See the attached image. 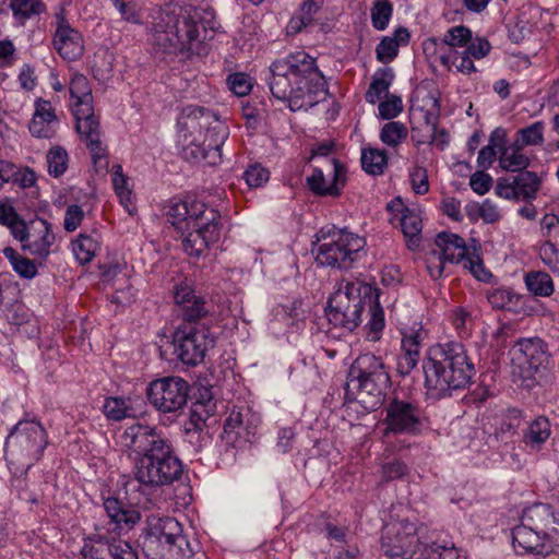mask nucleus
Masks as SVG:
<instances>
[{
    "label": "nucleus",
    "instance_id": "nucleus-1",
    "mask_svg": "<svg viewBox=\"0 0 559 559\" xmlns=\"http://www.w3.org/2000/svg\"><path fill=\"white\" fill-rule=\"evenodd\" d=\"M122 443L138 453L135 478L141 485L157 488L178 480L183 472L181 461L160 430L134 424L123 431Z\"/></svg>",
    "mask_w": 559,
    "mask_h": 559
},
{
    "label": "nucleus",
    "instance_id": "nucleus-2",
    "mask_svg": "<svg viewBox=\"0 0 559 559\" xmlns=\"http://www.w3.org/2000/svg\"><path fill=\"white\" fill-rule=\"evenodd\" d=\"M150 19L151 44L162 52H190L206 38L201 11L194 7L168 3L153 10Z\"/></svg>",
    "mask_w": 559,
    "mask_h": 559
},
{
    "label": "nucleus",
    "instance_id": "nucleus-3",
    "mask_svg": "<svg viewBox=\"0 0 559 559\" xmlns=\"http://www.w3.org/2000/svg\"><path fill=\"white\" fill-rule=\"evenodd\" d=\"M228 135L225 122L204 107L187 106L178 119L181 155L190 163L217 164L222 156L221 147Z\"/></svg>",
    "mask_w": 559,
    "mask_h": 559
},
{
    "label": "nucleus",
    "instance_id": "nucleus-4",
    "mask_svg": "<svg viewBox=\"0 0 559 559\" xmlns=\"http://www.w3.org/2000/svg\"><path fill=\"white\" fill-rule=\"evenodd\" d=\"M423 370L427 394L435 400L449 396L454 390L465 389L475 374L474 365L459 342L430 347Z\"/></svg>",
    "mask_w": 559,
    "mask_h": 559
},
{
    "label": "nucleus",
    "instance_id": "nucleus-5",
    "mask_svg": "<svg viewBox=\"0 0 559 559\" xmlns=\"http://www.w3.org/2000/svg\"><path fill=\"white\" fill-rule=\"evenodd\" d=\"M167 221L181 234L183 250L199 258L221 237V213L204 202L188 198L171 201Z\"/></svg>",
    "mask_w": 559,
    "mask_h": 559
},
{
    "label": "nucleus",
    "instance_id": "nucleus-6",
    "mask_svg": "<svg viewBox=\"0 0 559 559\" xmlns=\"http://www.w3.org/2000/svg\"><path fill=\"white\" fill-rule=\"evenodd\" d=\"M513 547L523 554L546 557L559 547V516L549 504L526 508L521 523L512 530Z\"/></svg>",
    "mask_w": 559,
    "mask_h": 559
},
{
    "label": "nucleus",
    "instance_id": "nucleus-7",
    "mask_svg": "<svg viewBox=\"0 0 559 559\" xmlns=\"http://www.w3.org/2000/svg\"><path fill=\"white\" fill-rule=\"evenodd\" d=\"M391 378L381 357L373 354L358 356L348 372L346 393H353L365 409L374 411L383 402Z\"/></svg>",
    "mask_w": 559,
    "mask_h": 559
},
{
    "label": "nucleus",
    "instance_id": "nucleus-8",
    "mask_svg": "<svg viewBox=\"0 0 559 559\" xmlns=\"http://www.w3.org/2000/svg\"><path fill=\"white\" fill-rule=\"evenodd\" d=\"M69 90L71 97L75 99L76 131L91 151L96 170L107 169L106 148L100 140L99 121L94 115L92 90L87 78L80 73L73 74Z\"/></svg>",
    "mask_w": 559,
    "mask_h": 559
},
{
    "label": "nucleus",
    "instance_id": "nucleus-9",
    "mask_svg": "<svg viewBox=\"0 0 559 559\" xmlns=\"http://www.w3.org/2000/svg\"><path fill=\"white\" fill-rule=\"evenodd\" d=\"M374 292L376 288L371 285L359 281H340L325 309L329 323L334 328L353 332L361 323L367 297Z\"/></svg>",
    "mask_w": 559,
    "mask_h": 559
},
{
    "label": "nucleus",
    "instance_id": "nucleus-10",
    "mask_svg": "<svg viewBox=\"0 0 559 559\" xmlns=\"http://www.w3.org/2000/svg\"><path fill=\"white\" fill-rule=\"evenodd\" d=\"M47 444L48 433L39 421L21 420L7 438L5 452L28 469L41 459Z\"/></svg>",
    "mask_w": 559,
    "mask_h": 559
},
{
    "label": "nucleus",
    "instance_id": "nucleus-11",
    "mask_svg": "<svg viewBox=\"0 0 559 559\" xmlns=\"http://www.w3.org/2000/svg\"><path fill=\"white\" fill-rule=\"evenodd\" d=\"M364 247L362 238L347 230H336L318 246L316 260L321 265L347 269Z\"/></svg>",
    "mask_w": 559,
    "mask_h": 559
},
{
    "label": "nucleus",
    "instance_id": "nucleus-12",
    "mask_svg": "<svg viewBox=\"0 0 559 559\" xmlns=\"http://www.w3.org/2000/svg\"><path fill=\"white\" fill-rule=\"evenodd\" d=\"M214 345L215 338L205 324H180L174 333L175 354L188 366L203 362L207 350Z\"/></svg>",
    "mask_w": 559,
    "mask_h": 559
},
{
    "label": "nucleus",
    "instance_id": "nucleus-13",
    "mask_svg": "<svg viewBox=\"0 0 559 559\" xmlns=\"http://www.w3.org/2000/svg\"><path fill=\"white\" fill-rule=\"evenodd\" d=\"M189 392L190 384L176 376L155 379L146 388L150 404L164 414L181 411L188 402Z\"/></svg>",
    "mask_w": 559,
    "mask_h": 559
},
{
    "label": "nucleus",
    "instance_id": "nucleus-14",
    "mask_svg": "<svg viewBox=\"0 0 559 559\" xmlns=\"http://www.w3.org/2000/svg\"><path fill=\"white\" fill-rule=\"evenodd\" d=\"M425 413L418 403L392 399L385 407V435L399 433L416 436L421 432Z\"/></svg>",
    "mask_w": 559,
    "mask_h": 559
},
{
    "label": "nucleus",
    "instance_id": "nucleus-15",
    "mask_svg": "<svg viewBox=\"0 0 559 559\" xmlns=\"http://www.w3.org/2000/svg\"><path fill=\"white\" fill-rule=\"evenodd\" d=\"M511 361L524 380L545 370L549 362L547 344L539 337L520 338L510 349Z\"/></svg>",
    "mask_w": 559,
    "mask_h": 559
},
{
    "label": "nucleus",
    "instance_id": "nucleus-16",
    "mask_svg": "<svg viewBox=\"0 0 559 559\" xmlns=\"http://www.w3.org/2000/svg\"><path fill=\"white\" fill-rule=\"evenodd\" d=\"M416 525L407 519L388 522L382 530L381 550L390 559H409L417 543Z\"/></svg>",
    "mask_w": 559,
    "mask_h": 559
},
{
    "label": "nucleus",
    "instance_id": "nucleus-17",
    "mask_svg": "<svg viewBox=\"0 0 559 559\" xmlns=\"http://www.w3.org/2000/svg\"><path fill=\"white\" fill-rule=\"evenodd\" d=\"M267 83L272 95L280 100L288 102L293 111L312 106L314 103V97L308 96V92L302 86H300L301 91L299 93L296 91L297 84H295V80L281 60L271 64Z\"/></svg>",
    "mask_w": 559,
    "mask_h": 559
},
{
    "label": "nucleus",
    "instance_id": "nucleus-18",
    "mask_svg": "<svg viewBox=\"0 0 559 559\" xmlns=\"http://www.w3.org/2000/svg\"><path fill=\"white\" fill-rule=\"evenodd\" d=\"M142 538V550H147L153 558L158 559L162 557L158 556L162 542H178L181 545L183 542H188L182 533L181 524L175 518L156 514L147 516Z\"/></svg>",
    "mask_w": 559,
    "mask_h": 559
},
{
    "label": "nucleus",
    "instance_id": "nucleus-19",
    "mask_svg": "<svg viewBox=\"0 0 559 559\" xmlns=\"http://www.w3.org/2000/svg\"><path fill=\"white\" fill-rule=\"evenodd\" d=\"M435 243L440 250L439 257L451 263H463V266L479 278V272L484 270L479 254L476 253L478 242L473 239L474 251L469 252L465 241L456 234L441 231L437 235Z\"/></svg>",
    "mask_w": 559,
    "mask_h": 559
},
{
    "label": "nucleus",
    "instance_id": "nucleus-20",
    "mask_svg": "<svg viewBox=\"0 0 559 559\" xmlns=\"http://www.w3.org/2000/svg\"><path fill=\"white\" fill-rule=\"evenodd\" d=\"M109 530L96 528L82 549L84 559H138V554L126 540L108 535Z\"/></svg>",
    "mask_w": 559,
    "mask_h": 559
},
{
    "label": "nucleus",
    "instance_id": "nucleus-21",
    "mask_svg": "<svg viewBox=\"0 0 559 559\" xmlns=\"http://www.w3.org/2000/svg\"><path fill=\"white\" fill-rule=\"evenodd\" d=\"M281 61L295 80L298 93L301 91L300 86L308 92V96H314L318 91L323 90V74L317 67L316 59L306 51H296L281 59Z\"/></svg>",
    "mask_w": 559,
    "mask_h": 559
},
{
    "label": "nucleus",
    "instance_id": "nucleus-22",
    "mask_svg": "<svg viewBox=\"0 0 559 559\" xmlns=\"http://www.w3.org/2000/svg\"><path fill=\"white\" fill-rule=\"evenodd\" d=\"M309 189L317 195L337 197L345 185V167L336 158H328L324 166L313 168L307 178Z\"/></svg>",
    "mask_w": 559,
    "mask_h": 559
},
{
    "label": "nucleus",
    "instance_id": "nucleus-23",
    "mask_svg": "<svg viewBox=\"0 0 559 559\" xmlns=\"http://www.w3.org/2000/svg\"><path fill=\"white\" fill-rule=\"evenodd\" d=\"M174 298L178 307V313L182 318V324L200 325L199 321L210 314L211 305L187 284L176 286Z\"/></svg>",
    "mask_w": 559,
    "mask_h": 559
},
{
    "label": "nucleus",
    "instance_id": "nucleus-24",
    "mask_svg": "<svg viewBox=\"0 0 559 559\" xmlns=\"http://www.w3.org/2000/svg\"><path fill=\"white\" fill-rule=\"evenodd\" d=\"M53 48L68 61L80 59L84 52V40L79 31L73 28L62 13L56 15Z\"/></svg>",
    "mask_w": 559,
    "mask_h": 559
},
{
    "label": "nucleus",
    "instance_id": "nucleus-25",
    "mask_svg": "<svg viewBox=\"0 0 559 559\" xmlns=\"http://www.w3.org/2000/svg\"><path fill=\"white\" fill-rule=\"evenodd\" d=\"M258 431V419L249 408L233 411L224 424L227 442L241 447L252 443Z\"/></svg>",
    "mask_w": 559,
    "mask_h": 559
},
{
    "label": "nucleus",
    "instance_id": "nucleus-26",
    "mask_svg": "<svg viewBox=\"0 0 559 559\" xmlns=\"http://www.w3.org/2000/svg\"><path fill=\"white\" fill-rule=\"evenodd\" d=\"M104 508L109 521L106 525L96 528L109 530L108 535L118 537L122 531H130L141 520V514L136 509L123 504L116 498H107L104 501Z\"/></svg>",
    "mask_w": 559,
    "mask_h": 559
},
{
    "label": "nucleus",
    "instance_id": "nucleus-27",
    "mask_svg": "<svg viewBox=\"0 0 559 559\" xmlns=\"http://www.w3.org/2000/svg\"><path fill=\"white\" fill-rule=\"evenodd\" d=\"M59 126V120L50 102L38 98L35 102V112L28 126L33 136L51 139Z\"/></svg>",
    "mask_w": 559,
    "mask_h": 559
},
{
    "label": "nucleus",
    "instance_id": "nucleus-28",
    "mask_svg": "<svg viewBox=\"0 0 559 559\" xmlns=\"http://www.w3.org/2000/svg\"><path fill=\"white\" fill-rule=\"evenodd\" d=\"M423 332L420 330H409L403 333L401 344V355L397 359L396 370L400 376H408L417 366L420 358V348Z\"/></svg>",
    "mask_w": 559,
    "mask_h": 559
},
{
    "label": "nucleus",
    "instance_id": "nucleus-29",
    "mask_svg": "<svg viewBox=\"0 0 559 559\" xmlns=\"http://www.w3.org/2000/svg\"><path fill=\"white\" fill-rule=\"evenodd\" d=\"M55 241V235L50 230V225L45 219H37L31 223L28 239L22 246L23 250L31 254L45 258L50 253V247Z\"/></svg>",
    "mask_w": 559,
    "mask_h": 559
},
{
    "label": "nucleus",
    "instance_id": "nucleus-30",
    "mask_svg": "<svg viewBox=\"0 0 559 559\" xmlns=\"http://www.w3.org/2000/svg\"><path fill=\"white\" fill-rule=\"evenodd\" d=\"M215 408L216 404L211 396L194 402L190 408L189 419L185 424L186 433L201 431L206 420L215 413Z\"/></svg>",
    "mask_w": 559,
    "mask_h": 559
},
{
    "label": "nucleus",
    "instance_id": "nucleus-31",
    "mask_svg": "<svg viewBox=\"0 0 559 559\" xmlns=\"http://www.w3.org/2000/svg\"><path fill=\"white\" fill-rule=\"evenodd\" d=\"M366 307L369 309L370 319L367 322V340L377 342L384 328V312L378 300V289L367 297Z\"/></svg>",
    "mask_w": 559,
    "mask_h": 559
},
{
    "label": "nucleus",
    "instance_id": "nucleus-32",
    "mask_svg": "<svg viewBox=\"0 0 559 559\" xmlns=\"http://www.w3.org/2000/svg\"><path fill=\"white\" fill-rule=\"evenodd\" d=\"M518 200L531 202L536 199L542 180L534 171H522L513 177Z\"/></svg>",
    "mask_w": 559,
    "mask_h": 559
},
{
    "label": "nucleus",
    "instance_id": "nucleus-33",
    "mask_svg": "<svg viewBox=\"0 0 559 559\" xmlns=\"http://www.w3.org/2000/svg\"><path fill=\"white\" fill-rule=\"evenodd\" d=\"M550 436V423L544 417L535 418L528 427L524 430L523 442L532 448L538 450L543 443Z\"/></svg>",
    "mask_w": 559,
    "mask_h": 559
},
{
    "label": "nucleus",
    "instance_id": "nucleus-34",
    "mask_svg": "<svg viewBox=\"0 0 559 559\" xmlns=\"http://www.w3.org/2000/svg\"><path fill=\"white\" fill-rule=\"evenodd\" d=\"M361 166L369 175H382L388 166L385 151L379 148H364L361 152Z\"/></svg>",
    "mask_w": 559,
    "mask_h": 559
},
{
    "label": "nucleus",
    "instance_id": "nucleus-35",
    "mask_svg": "<svg viewBox=\"0 0 559 559\" xmlns=\"http://www.w3.org/2000/svg\"><path fill=\"white\" fill-rule=\"evenodd\" d=\"M522 424V413L516 408L509 409L495 432L498 441L508 443L518 432Z\"/></svg>",
    "mask_w": 559,
    "mask_h": 559
},
{
    "label": "nucleus",
    "instance_id": "nucleus-36",
    "mask_svg": "<svg viewBox=\"0 0 559 559\" xmlns=\"http://www.w3.org/2000/svg\"><path fill=\"white\" fill-rule=\"evenodd\" d=\"M159 559H190L193 555V550L189 542H183V545L178 542L164 540L160 543ZM146 559H158L153 558L147 550H143Z\"/></svg>",
    "mask_w": 559,
    "mask_h": 559
},
{
    "label": "nucleus",
    "instance_id": "nucleus-37",
    "mask_svg": "<svg viewBox=\"0 0 559 559\" xmlns=\"http://www.w3.org/2000/svg\"><path fill=\"white\" fill-rule=\"evenodd\" d=\"M527 289L535 296L548 297L554 293V282L546 272H530L525 276Z\"/></svg>",
    "mask_w": 559,
    "mask_h": 559
},
{
    "label": "nucleus",
    "instance_id": "nucleus-38",
    "mask_svg": "<svg viewBox=\"0 0 559 559\" xmlns=\"http://www.w3.org/2000/svg\"><path fill=\"white\" fill-rule=\"evenodd\" d=\"M3 254L10 261L12 269L19 274V276L26 280H32L36 276L37 266L34 261L22 257L11 247L4 248Z\"/></svg>",
    "mask_w": 559,
    "mask_h": 559
},
{
    "label": "nucleus",
    "instance_id": "nucleus-39",
    "mask_svg": "<svg viewBox=\"0 0 559 559\" xmlns=\"http://www.w3.org/2000/svg\"><path fill=\"white\" fill-rule=\"evenodd\" d=\"M10 8L15 19L21 24H24L26 20L39 15L46 10V5L40 0H11Z\"/></svg>",
    "mask_w": 559,
    "mask_h": 559
},
{
    "label": "nucleus",
    "instance_id": "nucleus-40",
    "mask_svg": "<svg viewBox=\"0 0 559 559\" xmlns=\"http://www.w3.org/2000/svg\"><path fill=\"white\" fill-rule=\"evenodd\" d=\"M400 223L404 236L407 237L413 245L418 246L423 227L419 214L408 207H403Z\"/></svg>",
    "mask_w": 559,
    "mask_h": 559
},
{
    "label": "nucleus",
    "instance_id": "nucleus-41",
    "mask_svg": "<svg viewBox=\"0 0 559 559\" xmlns=\"http://www.w3.org/2000/svg\"><path fill=\"white\" fill-rule=\"evenodd\" d=\"M499 166L506 170L511 173H522L526 171V168L531 164V159L524 153H518L514 150H503L499 154Z\"/></svg>",
    "mask_w": 559,
    "mask_h": 559
},
{
    "label": "nucleus",
    "instance_id": "nucleus-42",
    "mask_svg": "<svg viewBox=\"0 0 559 559\" xmlns=\"http://www.w3.org/2000/svg\"><path fill=\"white\" fill-rule=\"evenodd\" d=\"M98 249L99 242L90 235L81 234L73 241V252L81 264L91 262Z\"/></svg>",
    "mask_w": 559,
    "mask_h": 559
},
{
    "label": "nucleus",
    "instance_id": "nucleus-43",
    "mask_svg": "<svg viewBox=\"0 0 559 559\" xmlns=\"http://www.w3.org/2000/svg\"><path fill=\"white\" fill-rule=\"evenodd\" d=\"M105 416L115 421H120L133 416V408L121 397H107L103 405Z\"/></svg>",
    "mask_w": 559,
    "mask_h": 559
},
{
    "label": "nucleus",
    "instance_id": "nucleus-44",
    "mask_svg": "<svg viewBox=\"0 0 559 559\" xmlns=\"http://www.w3.org/2000/svg\"><path fill=\"white\" fill-rule=\"evenodd\" d=\"M393 13L390 0H376L371 8L372 26L378 31L386 28Z\"/></svg>",
    "mask_w": 559,
    "mask_h": 559
},
{
    "label": "nucleus",
    "instance_id": "nucleus-45",
    "mask_svg": "<svg viewBox=\"0 0 559 559\" xmlns=\"http://www.w3.org/2000/svg\"><path fill=\"white\" fill-rule=\"evenodd\" d=\"M392 80L393 73L390 71L384 72L383 78H373L366 92V100L370 104H376L383 96H388Z\"/></svg>",
    "mask_w": 559,
    "mask_h": 559
},
{
    "label": "nucleus",
    "instance_id": "nucleus-46",
    "mask_svg": "<svg viewBox=\"0 0 559 559\" xmlns=\"http://www.w3.org/2000/svg\"><path fill=\"white\" fill-rule=\"evenodd\" d=\"M407 136V128L399 121H391L383 126L380 133L381 141L389 146H396Z\"/></svg>",
    "mask_w": 559,
    "mask_h": 559
},
{
    "label": "nucleus",
    "instance_id": "nucleus-47",
    "mask_svg": "<svg viewBox=\"0 0 559 559\" xmlns=\"http://www.w3.org/2000/svg\"><path fill=\"white\" fill-rule=\"evenodd\" d=\"M48 173L56 178L63 175L68 168V153L60 146L52 147L47 153Z\"/></svg>",
    "mask_w": 559,
    "mask_h": 559
},
{
    "label": "nucleus",
    "instance_id": "nucleus-48",
    "mask_svg": "<svg viewBox=\"0 0 559 559\" xmlns=\"http://www.w3.org/2000/svg\"><path fill=\"white\" fill-rule=\"evenodd\" d=\"M472 40V31L464 25L449 28L442 38V43L450 47H466Z\"/></svg>",
    "mask_w": 559,
    "mask_h": 559
},
{
    "label": "nucleus",
    "instance_id": "nucleus-49",
    "mask_svg": "<svg viewBox=\"0 0 559 559\" xmlns=\"http://www.w3.org/2000/svg\"><path fill=\"white\" fill-rule=\"evenodd\" d=\"M519 298V295L508 288H497L488 294V301L496 309H510Z\"/></svg>",
    "mask_w": 559,
    "mask_h": 559
},
{
    "label": "nucleus",
    "instance_id": "nucleus-50",
    "mask_svg": "<svg viewBox=\"0 0 559 559\" xmlns=\"http://www.w3.org/2000/svg\"><path fill=\"white\" fill-rule=\"evenodd\" d=\"M518 135L521 138V144H542L544 142V123L536 121L526 128L520 129Z\"/></svg>",
    "mask_w": 559,
    "mask_h": 559
},
{
    "label": "nucleus",
    "instance_id": "nucleus-51",
    "mask_svg": "<svg viewBox=\"0 0 559 559\" xmlns=\"http://www.w3.org/2000/svg\"><path fill=\"white\" fill-rule=\"evenodd\" d=\"M378 109L383 119H393L403 110L402 98L396 95H388L386 99L379 104Z\"/></svg>",
    "mask_w": 559,
    "mask_h": 559
},
{
    "label": "nucleus",
    "instance_id": "nucleus-52",
    "mask_svg": "<svg viewBox=\"0 0 559 559\" xmlns=\"http://www.w3.org/2000/svg\"><path fill=\"white\" fill-rule=\"evenodd\" d=\"M243 179L251 188L261 187L269 180V170L261 165H250L243 173Z\"/></svg>",
    "mask_w": 559,
    "mask_h": 559
},
{
    "label": "nucleus",
    "instance_id": "nucleus-53",
    "mask_svg": "<svg viewBox=\"0 0 559 559\" xmlns=\"http://www.w3.org/2000/svg\"><path fill=\"white\" fill-rule=\"evenodd\" d=\"M399 51V43L391 37H384L376 48L377 59L383 63L392 61Z\"/></svg>",
    "mask_w": 559,
    "mask_h": 559
},
{
    "label": "nucleus",
    "instance_id": "nucleus-54",
    "mask_svg": "<svg viewBox=\"0 0 559 559\" xmlns=\"http://www.w3.org/2000/svg\"><path fill=\"white\" fill-rule=\"evenodd\" d=\"M408 473L407 465L401 460L394 459L382 465V478L385 481L400 479Z\"/></svg>",
    "mask_w": 559,
    "mask_h": 559
},
{
    "label": "nucleus",
    "instance_id": "nucleus-55",
    "mask_svg": "<svg viewBox=\"0 0 559 559\" xmlns=\"http://www.w3.org/2000/svg\"><path fill=\"white\" fill-rule=\"evenodd\" d=\"M230 91L237 96H245L251 91L250 78L243 73L230 74L227 79Z\"/></svg>",
    "mask_w": 559,
    "mask_h": 559
},
{
    "label": "nucleus",
    "instance_id": "nucleus-56",
    "mask_svg": "<svg viewBox=\"0 0 559 559\" xmlns=\"http://www.w3.org/2000/svg\"><path fill=\"white\" fill-rule=\"evenodd\" d=\"M492 182V177L483 170L476 171L469 178V186L478 195L486 194L491 189Z\"/></svg>",
    "mask_w": 559,
    "mask_h": 559
},
{
    "label": "nucleus",
    "instance_id": "nucleus-57",
    "mask_svg": "<svg viewBox=\"0 0 559 559\" xmlns=\"http://www.w3.org/2000/svg\"><path fill=\"white\" fill-rule=\"evenodd\" d=\"M491 50L490 43L483 37L472 39L464 51H466L474 59H483L489 55Z\"/></svg>",
    "mask_w": 559,
    "mask_h": 559
},
{
    "label": "nucleus",
    "instance_id": "nucleus-58",
    "mask_svg": "<svg viewBox=\"0 0 559 559\" xmlns=\"http://www.w3.org/2000/svg\"><path fill=\"white\" fill-rule=\"evenodd\" d=\"M84 212L76 204L69 205L64 215L63 227L67 231H74L82 223Z\"/></svg>",
    "mask_w": 559,
    "mask_h": 559
},
{
    "label": "nucleus",
    "instance_id": "nucleus-59",
    "mask_svg": "<svg viewBox=\"0 0 559 559\" xmlns=\"http://www.w3.org/2000/svg\"><path fill=\"white\" fill-rule=\"evenodd\" d=\"M442 548L443 546L436 543L423 544L418 549H413V557L409 559H441Z\"/></svg>",
    "mask_w": 559,
    "mask_h": 559
},
{
    "label": "nucleus",
    "instance_id": "nucleus-60",
    "mask_svg": "<svg viewBox=\"0 0 559 559\" xmlns=\"http://www.w3.org/2000/svg\"><path fill=\"white\" fill-rule=\"evenodd\" d=\"M412 187L415 193L425 194L429 190L428 176L426 169L416 167L411 173Z\"/></svg>",
    "mask_w": 559,
    "mask_h": 559
},
{
    "label": "nucleus",
    "instance_id": "nucleus-61",
    "mask_svg": "<svg viewBox=\"0 0 559 559\" xmlns=\"http://www.w3.org/2000/svg\"><path fill=\"white\" fill-rule=\"evenodd\" d=\"M477 212L479 217L483 218V221L487 224H493L501 218L497 205L489 199H486L481 204H479Z\"/></svg>",
    "mask_w": 559,
    "mask_h": 559
},
{
    "label": "nucleus",
    "instance_id": "nucleus-62",
    "mask_svg": "<svg viewBox=\"0 0 559 559\" xmlns=\"http://www.w3.org/2000/svg\"><path fill=\"white\" fill-rule=\"evenodd\" d=\"M112 3L126 21L134 24L141 23L140 14L134 3H127L122 0H112Z\"/></svg>",
    "mask_w": 559,
    "mask_h": 559
},
{
    "label": "nucleus",
    "instance_id": "nucleus-63",
    "mask_svg": "<svg viewBox=\"0 0 559 559\" xmlns=\"http://www.w3.org/2000/svg\"><path fill=\"white\" fill-rule=\"evenodd\" d=\"M540 258L543 262L550 266H557L559 264V249L551 241H546L540 246Z\"/></svg>",
    "mask_w": 559,
    "mask_h": 559
},
{
    "label": "nucleus",
    "instance_id": "nucleus-64",
    "mask_svg": "<svg viewBox=\"0 0 559 559\" xmlns=\"http://www.w3.org/2000/svg\"><path fill=\"white\" fill-rule=\"evenodd\" d=\"M452 63L459 72H462L464 74H472L476 72L474 61L466 51L455 52Z\"/></svg>",
    "mask_w": 559,
    "mask_h": 559
}]
</instances>
